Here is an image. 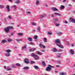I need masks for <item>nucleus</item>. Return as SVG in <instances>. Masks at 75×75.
<instances>
[{"mask_svg": "<svg viewBox=\"0 0 75 75\" xmlns=\"http://www.w3.org/2000/svg\"><path fill=\"white\" fill-rule=\"evenodd\" d=\"M52 68H54V66H52L50 65H48V67H47L46 68V71L47 72H50L52 69Z\"/></svg>", "mask_w": 75, "mask_h": 75, "instance_id": "f257e3e1", "label": "nucleus"}, {"mask_svg": "<svg viewBox=\"0 0 75 75\" xmlns=\"http://www.w3.org/2000/svg\"><path fill=\"white\" fill-rule=\"evenodd\" d=\"M6 52H7L8 53H6L5 54L6 56L7 57H10V52H11V51L10 50L8 49L6 50Z\"/></svg>", "mask_w": 75, "mask_h": 75, "instance_id": "f03ea898", "label": "nucleus"}, {"mask_svg": "<svg viewBox=\"0 0 75 75\" xmlns=\"http://www.w3.org/2000/svg\"><path fill=\"white\" fill-rule=\"evenodd\" d=\"M69 52L70 54L71 55H74V50L73 49H70L69 50Z\"/></svg>", "mask_w": 75, "mask_h": 75, "instance_id": "7ed1b4c3", "label": "nucleus"}, {"mask_svg": "<svg viewBox=\"0 0 75 75\" xmlns=\"http://www.w3.org/2000/svg\"><path fill=\"white\" fill-rule=\"evenodd\" d=\"M55 41L56 43H57V44H58V45L61 44L59 39H56L55 40Z\"/></svg>", "mask_w": 75, "mask_h": 75, "instance_id": "20e7f679", "label": "nucleus"}, {"mask_svg": "<svg viewBox=\"0 0 75 75\" xmlns=\"http://www.w3.org/2000/svg\"><path fill=\"white\" fill-rule=\"evenodd\" d=\"M4 30L5 31H6V33H8L9 32V29L8 27H7V28H5Z\"/></svg>", "mask_w": 75, "mask_h": 75, "instance_id": "39448f33", "label": "nucleus"}, {"mask_svg": "<svg viewBox=\"0 0 75 75\" xmlns=\"http://www.w3.org/2000/svg\"><path fill=\"white\" fill-rule=\"evenodd\" d=\"M39 46L40 47V48H45V46H44V45H43L41 43H40L39 45Z\"/></svg>", "mask_w": 75, "mask_h": 75, "instance_id": "423d86ee", "label": "nucleus"}, {"mask_svg": "<svg viewBox=\"0 0 75 75\" xmlns=\"http://www.w3.org/2000/svg\"><path fill=\"white\" fill-rule=\"evenodd\" d=\"M24 62L25 64H29V62H28V60L27 59H25Z\"/></svg>", "mask_w": 75, "mask_h": 75, "instance_id": "0eeeda50", "label": "nucleus"}, {"mask_svg": "<svg viewBox=\"0 0 75 75\" xmlns=\"http://www.w3.org/2000/svg\"><path fill=\"white\" fill-rule=\"evenodd\" d=\"M52 10L54 11H58V9L56 8H53L52 9Z\"/></svg>", "mask_w": 75, "mask_h": 75, "instance_id": "6e6552de", "label": "nucleus"}, {"mask_svg": "<svg viewBox=\"0 0 75 75\" xmlns=\"http://www.w3.org/2000/svg\"><path fill=\"white\" fill-rule=\"evenodd\" d=\"M6 7L7 9L8 12H10V6L8 5L6 6Z\"/></svg>", "mask_w": 75, "mask_h": 75, "instance_id": "1a4fd4ad", "label": "nucleus"}, {"mask_svg": "<svg viewBox=\"0 0 75 75\" xmlns=\"http://www.w3.org/2000/svg\"><path fill=\"white\" fill-rule=\"evenodd\" d=\"M70 20H71V22H72L74 23H75V20L72 18H70Z\"/></svg>", "mask_w": 75, "mask_h": 75, "instance_id": "9d476101", "label": "nucleus"}, {"mask_svg": "<svg viewBox=\"0 0 75 75\" xmlns=\"http://www.w3.org/2000/svg\"><path fill=\"white\" fill-rule=\"evenodd\" d=\"M61 44L58 45V44H56L57 45V46H58L60 48H64V46L61 45Z\"/></svg>", "mask_w": 75, "mask_h": 75, "instance_id": "9b49d317", "label": "nucleus"}, {"mask_svg": "<svg viewBox=\"0 0 75 75\" xmlns=\"http://www.w3.org/2000/svg\"><path fill=\"white\" fill-rule=\"evenodd\" d=\"M31 56L32 57H34V58H35V57L37 55L35 54L34 53H31Z\"/></svg>", "mask_w": 75, "mask_h": 75, "instance_id": "f8f14e48", "label": "nucleus"}, {"mask_svg": "<svg viewBox=\"0 0 75 75\" xmlns=\"http://www.w3.org/2000/svg\"><path fill=\"white\" fill-rule=\"evenodd\" d=\"M7 41L5 40H3L1 41V44H4L6 42H7Z\"/></svg>", "mask_w": 75, "mask_h": 75, "instance_id": "ddd939ff", "label": "nucleus"}, {"mask_svg": "<svg viewBox=\"0 0 75 75\" xmlns=\"http://www.w3.org/2000/svg\"><path fill=\"white\" fill-rule=\"evenodd\" d=\"M26 48H27V45H24V46H23L21 48L22 50H24L25 49H26Z\"/></svg>", "mask_w": 75, "mask_h": 75, "instance_id": "4468645a", "label": "nucleus"}, {"mask_svg": "<svg viewBox=\"0 0 75 75\" xmlns=\"http://www.w3.org/2000/svg\"><path fill=\"white\" fill-rule=\"evenodd\" d=\"M46 17V15H45V14H43L40 16V18H44V17Z\"/></svg>", "mask_w": 75, "mask_h": 75, "instance_id": "2eb2a0df", "label": "nucleus"}, {"mask_svg": "<svg viewBox=\"0 0 75 75\" xmlns=\"http://www.w3.org/2000/svg\"><path fill=\"white\" fill-rule=\"evenodd\" d=\"M35 59H37V60H38V59H40V58L37 55H36V56L34 57Z\"/></svg>", "mask_w": 75, "mask_h": 75, "instance_id": "dca6fc26", "label": "nucleus"}, {"mask_svg": "<svg viewBox=\"0 0 75 75\" xmlns=\"http://www.w3.org/2000/svg\"><path fill=\"white\" fill-rule=\"evenodd\" d=\"M23 69H25L26 70H28L29 69V67H24L23 68Z\"/></svg>", "mask_w": 75, "mask_h": 75, "instance_id": "f3484780", "label": "nucleus"}, {"mask_svg": "<svg viewBox=\"0 0 75 75\" xmlns=\"http://www.w3.org/2000/svg\"><path fill=\"white\" fill-rule=\"evenodd\" d=\"M66 63L68 64L70 62V59H66Z\"/></svg>", "mask_w": 75, "mask_h": 75, "instance_id": "a211bd4d", "label": "nucleus"}, {"mask_svg": "<svg viewBox=\"0 0 75 75\" xmlns=\"http://www.w3.org/2000/svg\"><path fill=\"white\" fill-rule=\"evenodd\" d=\"M40 3V2L39 1H38V0H37L36 2H35V4L36 6H37L38 5V4H39Z\"/></svg>", "mask_w": 75, "mask_h": 75, "instance_id": "6ab92c4d", "label": "nucleus"}, {"mask_svg": "<svg viewBox=\"0 0 75 75\" xmlns=\"http://www.w3.org/2000/svg\"><path fill=\"white\" fill-rule=\"evenodd\" d=\"M32 25L33 26H36L37 25V24L34 22H32Z\"/></svg>", "mask_w": 75, "mask_h": 75, "instance_id": "aec40b11", "label": "nucleus"}, {"mask_svg": "<svg viewBox=\"0 0 75 75\" xmlns=\"http://www.w3.org/2000/svg\"><path fill=\"white\" fill-rule=\"evenodd\" d=\"M65 8V7L63 5H61L60 7V9L61 10L63 9V8Z\"/></svg>", "mask_w": 75, "mask_h": 75, "instance_id": "412c9836", "label": "nucleus"}, {"mask_svg": "<svg viewBox=\"0 0 75 75\" xmlns=\"http://www.w3.org/2000/svg\"><path fill=\"white\" fill-rule=\"evenodd\" d=\"M36 50V49L35 48H33V49H30V51H34V50Z\"/></svg>", "mask_w": 75, "mask_h": 75, "instance_id": "4be33fe9", "label": "nucleus"}, {"mask_svg": "<svg viewBox=\"0 0 75 75\" xmlns=\"http://www.w3.org/2000/svg\"><path fill=\"white\" fill-rule=\"evenodd\" d=\"M16 66H17V67H21V65H20V64L18 63L16 64Z\"/></svg>", "mask_w": 75, "mask_h": 75, "instance_id": "5701e85b", "label": "nucleus"}, {"mask_svg": "<svg viewBox=\"0 0 75 75\" xmlns=\"http://www.w3.org/2000/svg\"><path fill=\"white\" fill-rule=\"evenodd\" d=\"M28 41H32L33 40L32 38L29 37L28 38Z\"/></svg>", "mask_w": 75, "mask_h": 75, "instance_id": "b1692460", "label": "nucleus"}, {"mask_svg": "<svg viewBox=\"0 0 75 75\" xmlns=\"http://www.w3.org/2000/svg\"><path fill=\"white\" fill-rule=\"evenodd\" d=\"M54 14L55 15H57V16H61V14H59V13H54Z\"/></svg>", "mask_w": 75, "mask_h": 75, "instance_id": "393cba45", "label": "nucleus"}, {"mask_svg": "<svg viewBox=\"0 0 75 75\" xmlns=\"http://www.w3.org/2000/svg\"><path fill=\"white\" fill-rule=\"evenodd\" d=\"M53 51L54 52H57V49L55 48H54L53 49Z\"/></svg>", "mask_w": 75, "mask_h": 75, "instance_id": "a878e982", "label": "nucleus"}, {"mask_svg": "<svg viewBox=\"0 0 75 75\" xmlns=\"http://www.w3.org/2000/svg\"><path fill=\"white\" fill-rule=\"evenodd\" d=\"M12 7L13 8H14L15 10H16L17 9V6H16L14 5L12 6Z\"/></svg>", "mask_w": 75, "mask_h": 75, "instance_id": "bb28decb", "label": "nucleus"}, {"mask_svg": "<svg viewBox=\"0 0 75 75\" xmlns=\"http://www.w3.org/2000/svg\"><path fill=\"white\" fill-rule=\"evenodd\" d=\"M42 64L44 67H45V62L43 61L42 62Z\"/></svg>", "mask_w": 75, "mask_h": 75, "instance_id": "cd10ccee", "label": "nucleus"}, {"mask_svg": "<svg viewBox=\"0 0 75 75\" xmlns=\"http://www.w3.org/2000/svg\"><path fill=\"white\" fill-rule=\"evenodd\" d=\"M20 3V0H18L16 1V2H15V3H16V4H19V3Z\"/></svg>", "mask_w": 75, "mask_h": 75, "instance_id": "c85d7f7f", "label": "nucleus"}, {"mask_svg": "<svg viewBox=\"0 0 75 75\" xmlns=\"http://www.w3.org/2000/svg\"><path fill=\"white\" fill-rule=\"evenodd\" d=\"M8 27V28L9 30H10V29H13V26H10Z\"/></svg>", "mask_w": 75, "mask_h": 75, "instance_id": "c756f323", "label": "nucleus"}, {"mask_svg": "<svg viewBox=\"0 0 75 75\" xmlns=\"http://www.w3.org/2000/svg\"><path fill=\"white\" fill-rule=\"evenodd\" d=\"M37 53L38 54V55H42L41 53L39 51H37Z\"/></svg>", "mask_w": 75, "mask_h": 75, "instance_id": "7c9ffc66", "label": "nucleus"}, {"mask_svg": "<svg viewBox=\"0 0 75 75\" xmlns=\"http://www.w3.org/2000/svg\"><path fill=\"white\" fill-rule=\"evenodd\" d=\"M34 68H35V69H38V67L37 66H34Z\"/></svg>", "mask_w": 75, "mask_h": 75, "instance_id": "2f4dec72", "label": "nucleus"}, {"mask_svg": "<svg viewBox=\"0 0 75 75\" xmlns=\"http://www.w3.org/2000/svg\"><path fill=\"white\" fill-rule=\"evenodd\" d=\"M18 35L19 36H21L23 35V33H18Z\"/></svg>", "mask_w": 75, "mask_h": 75, "instance_id": "473e14b6", "label": "nucleus"}, {"mask_svg": "<svg viewBox=\"0 0 75 75\" xmlns=\"http://www.w3.org/2000/svg\"><path fill=\"white\" fill-rule=\"evenodd\" d=\"M43 40H44V42H47L46 38H44Z\"/></svg>", "mask_w": 75, "mask_h": 75, "instance_id": "72a5a7b5", "label": "nucleus"}, {"mask_svg": "<svg viewBox=\"0 0 75 75\" xmlns=\"http://www.w3.org/2000/svg\"><path fill=\"white\" fill-rule=\"evenodd\" d=\"M54 21H58V18H56L54 19Z\"/></svg>", "mask_w": 75, "mask_h": 75, "instance_id": "f704fd0d", "label": "nucleus"}, {"mask_svg": "<svg viewBox=\"0 0 75 75\" xmlns=\"http://www.w3.org/2000/svg\"><path fill=\"white\" fill-rule=\"evenodd\" d=\"M57 34H58V35H62V33L61 32H58L57 33Z\"/></svg>", "mask_w": 75, "mask_h": 75, "instance_id": "c9c22d12", "label": "nucleus"}, {"mask_svg": "<svg viewBox=\"0 0 75 75\" xmlns=\"http://www.w3.org/2000/svg\"><path fill=\"white\" fill-rule=\"evenodd\" d=\"M55 25L56 27H59V23H58V24L56 23L55 24Z\"/></svg>", "mask_w": 75, "mask_h": 75, "instance_id": "e433bc0d", "label": "nucleus"}, {"mask_svg": "<svg viewBox=\"0 0 75 75\" xmlns=\"http://www.w3.org/2000/svg\"><path fill=\"white\" fill-rule=\"evenodd\" d=\"M12 41V40L10 39H8L7 40V41L8 42H11Z\"/></svg>", "mask_w": 75, "mask_h": 75, "instance_id": "4c0bfd02", "label": "nucleus"}, {"mask_svg": "<svg viewBox=\"0 0 75 75\" xmlns=\"http://www.w3.org/2000/svg\"><path fill=\"white\" fill-rule=\"evenodd\" d=\"M37 38H38V36L35 35L34 37V38L35 40H36L37 39Z\"/></svg>", "mask_w": 75, "mask_h": 75, "instance_id": "58836bf2", "label": "nucleus"}, {"mask_svg": "<svg viewBox=\"0 0 75 75\" xmlns=\"http://www.w3.org/2000/svg\"><path fill=\"white\" fill-rule=\"evenodd\" d=\"M47 34L48 35H52V32H48Z\"/></svg>", "mask_w": 75, "mask_h": 75, "instance_id": "ea45409f", "label": "nucleus"}, {"mask_svg": "<svg viewBox=\"0 0 75 75\" xmlns=\"http://www.w3.org/2000/svg\"><path fill=\"white\" fill-rule=\"evenodd\" d=\"M14 33H12L10 34V35L11 36H13V35H14Z\"/></svg>", "mask_w": 75, "mask_h": 75, "instance_id": "a19ab883", "label": "nucleus"}, {"mask_svg": "<svg viewBox=\"0 0 75 75\" xmlns=\"http://www.w3.org/2000/svg\"><path fill=\"white\" fill-rule=\"evenodd\" d=\"M61 54H57V57L58 58H60V55Z\"/></svg>", "mask_w": 75, "mask_h": 75, "instance_id": "79ce46f5", "label": "nucleus"}, {"mask_svg": "<svg viewBox=\"0 0 75 75\" xmlns=\"http://www.w3.org/2000/svg\"><path fill=\"white\" fill-rule=\"evenodd\" d=\"M8 17L10 20H11V19H12V18H11V16L10 15L8 16Z\"/></svg>", "mask_w": 75, "mask_h": 75, "instance_id": "37998d69", "label": "nucleus"}, {"mask_svg": "<svg viewBox=\"0 0 75 75\" xmlns=\"http://www.w3.org/2000/svg\"><path fill=\"white\" fill-rule=\"evenodd\" d=\"M0 7H1V8H4V6L3 5H0Z\"/></svg>", "mask_w": 75, "mask_h": 75, "instance_id": "c03bdc74", "label": "nucleus"}, {"mask_svg": "<svg viewBox=\"0 0 75 75\" xmlns=\"http://www.w3.org/2000/svg\"><path fill=\"white\" fill-rule=\"evenodd\" d=\"M38 31L39 32H40V28L39 27H38L37 28Z\"/></svg>", "mask_w": 75, "mask_h": 75, "instance_id": "a18cd8bd", "label": "nucleus"}, {"mask_svg": "<svg viewBox=\"0 0 75 75\" xmlns=\"http://www.w3.org/2000/svg\"><path fill=\"white\" fill-rule=\"evenodd\" d=\"M29 44H30V45H33L34 43H33L32 42H30L29 43Z\"/></svg>", "mask_w": 75, "mask_h": 75, "instance_id": "49530a36", "label": "nucleus"}, {"mask_svg": "<svg viewBox=\"0 0 75 75\" xmlns=\"http://www.w3.org/2000/svg\"><path fill=\"white\" fill-rule=\"evenodd\" d=\"M11 66L12 68H16V66H14V65L13 64L11 65Z\"/></svg>", "mask_w": 75, "mask_h": 75, "instance_id": "de8ad7c7", "label": "nucleus"}, {"mask_svg": "<svg viewBox=\"0 0 75 75\" xmlns=\"http://www.w3.org/2000/svg\"><path fill=\"white\" fill-rule=\"evenodd\" d=\"M11 69V68L7 69H6V71H10Z\"/></svg>", "mask_w": 75, "mask_h": 75, "instance_id": "09e8293b", "label": "nucleus"}, {"mask_svg": "<svg viewBox=\"0 0 75 75\" xmlns=\"http://www.w3.org/2000/svg\"><path fill=\"white\" fill-rule=\"evenodd\" d=\"M58 51L59 52H62V50H61V49H59L58 50Z\"/></svg>", "mask_w": 75, "mask_h": 75, "instance_id": "8fccbe9b", "label": "nucleus"}, {"mask_svg": "<svg viewBox=\"0 0 75 75\" xmlns=\"http://www.w3.org/2000/svg\"><path fill=\"white\" fill-rule=\"evenodd\" d=\"M16 41L18 42L19 41H20V40H19L18 39H16Z\"/></svg>", "mask_w": 75, "mask_h": 75, "instance_id": "3c124183", "label": "nucleus"}, {"mask_svg": "<svg viewBox=\"0 0 75 75\" xmlns=\"http://www.w3.org/2000/svg\"><path fill=\"white\" fill-rule=\"evenodd\" d=\"M60 75H65V74H64V73H60Z\"/></svg>", "mask_w": 75, "mask_h": 75, "instance_id": "603ef678", "label": "nucleus"}, {"mask_svg": "<svg viewBox=\"0 0 75 75\" xmlns=\"http://www.w3.org/2000/svg\"><path fill=\"white\" fill-rule=\"evenodd\" d=\"M64 23H65V24H68V22H67V21H64Z\"/></svg>", "mask_w": 75, "mask_h": 75, "instance_id": "864d4df0", "label": "nucleus"}, {"mask_svg": "<svg viewBox=\"0 0 75 75\" xmlns=\"http://www.w3.org/2000/svg\"><path fill=\"white\" fill-rule=\"evenodd\" d=\"M52 17H54V15H53V14H52L51 15Z\"/></svg>", "mask_w": 75, "mask_h": 75, "instance_id": "5fc2aeb1", "label": "nucleus"}, {"mask_svg": "<svg viewBox=\"0 0 75 75\" xmlns=\"http://www.w3.org/2000/svg\"><path fill=\"white\" fill-rule=\"evenodd\" d=\"M57 62L58 64H61V61H58Z\"/></svg>", "mask_w": 75, "mask_h": 75, "instance_id": "6e6d98bb", "label": "nucleus"}, {"mask_svg": "<svg viewBox=\"0 0 75 75\" xmlns=\"http://www.w3.org/2000/svg\"><path fill=\"white\" fill-rule=\"evenodd\" d=\"M35 63V62L32 61L31 62V64H34Z\"/></svg>", "mask_w": 75, "mask_h": 75, "instance_id": "4d7b16f0", "label": "nucleus"}, {"mask_svg": "<svg viewBox=\"0 0 75 75\" xmlns=\"http://www.w3.org/2000/svg\"><path fill=\"white\" fill-rule=\"evenodd\" d=\"M56 67H57V68H59V67H60V66L59 65H57L56 66Z\"/></svg>", "mask_w": 75, "mask_h": 75, "instance_id": "13d9d810", "label": "nucleus"}, {"mask_svg": "<svg viewBox=\"0 0 75 75\" xmlns=\"http://www.w3.org/2000/svg\"><path fill=\"white\" fill-rule=\"evenodd\" d=\"M23 40V39H20L19 41H22Z\"/></svg>", "mask_w": 75, "mask_h": 75, "instance_id": "bf43d9fd", "label": "nucleus"}, {"mask_svg": "<svg viewBox=\"0 0 75 75\" xmlns=\"http://www.w3.org/2000/svg\"><path fill=\"white\" fill-rule=\"evenodd\" d=\"M27 21H25V24H27Z\"/></svg>", "mask_w": 75, "mask_h": 75, "instance_id": "052dcab7", "label": "nucleus"}, {"mask_svg": "<svg viewBox=\"0 0 75 75\" xmlns=\"http://www.w3.org/2000/svg\"><path fill=\"white\" fill-rule=\"evenodd\" d=\"M4 69H7V68H6V66H4Z\"/></svg>", "mask_w": 75, "mask_h": 75, "instance_id": "680f3d73", "label": "nucleus"}, {"mask_svg": "<svg viewBox=\"0 0 75 75\" xmlns=\"http://www.w3.org/2000/svg\"><path fill=\"white\" fill-rule=\"evenodd\" d=\"M67 1V0H63V2H65Z\"/></svg>", "mask_w": 75, "mask_h": 75, "instance_id": "e2e57ef3", "label": "nucleus"}, {"mask_svg": "<svg viewBox=\"0 0 75 75\" xmlns=\"http://www.w3.org/2000/svg\"><path fill=\"white\" fill-rule=\"evenodd\" d=\"M71 47H74V45L73 44H72L71 45Z\"/></svg>", "mask_w": 75, "mask_h": 75, "instance_id": "0e129e2a", "label": "nucleus"}, {"mask_svg": "<svg viewBox=\"0 0 75 75\" xmlns=\"http://www.w3.org/2000/svg\"><path fill=\"white\" fill-rule=\"evenodd\" d=\"M41 51H42V52H45V50H42Z\"/></svg>", "mask_w": 75, "mask_h": 75, "instance_id": "69168bd1", "label": "nucleus"}, {"mask_svg": "<svg viewBox=\"0 0 75 75\" xmlns=\"http://www.w3.org/2000/svg\"><path fill=\"white\" fill-rule=\"evenodd\" d=\"M45 6L46 7H48V5H45Z\"/></svg>", "mask_w": 75, "mask_h": 75, "instance_id": "338daca9", "label": "nucleus"}, {"mask_svg": "<svg viewBox=\"0 0 75 75\" xmlns=\"http://www.w3.org/2000/svg\"><path fill=\"white\" fill-rule=\"evenodd\" d=\"M72 1H74V2H75V0H72Z\"/></svg>", "mask_w": 75, "mask_h": 75, "instance_id": "774afa93", "label": "nucleus"}]
</instances>
